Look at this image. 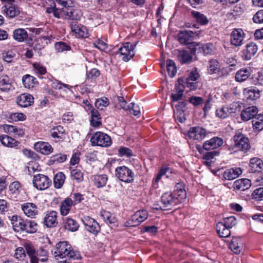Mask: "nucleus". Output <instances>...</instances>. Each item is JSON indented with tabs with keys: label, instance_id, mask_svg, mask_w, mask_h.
Returning a JSON list of instances; mask_svg holds the SVG:
<instances>
[{
	"label": "nucleus",
	"instance_id": "1",
	"mask_svg": "<svg viewBox=\"0 0 263 263\" xmlns=\"http://www.w3.org/2000/svg\"><path fill=\"white\" fill-rule=\"evenodd\" d=\"M52 253L60 263H66L71 259L75 260L80 258V254L74 251L71 245L67 241L57 243L52 250Z\"/></svg>",
	"mask_w": 263,
	"mask_h": 263
},
{
	"label": "nucleus",
	"instance_id": "2",
	"mask_svg": "<svg viewBox=\"0 0 263 263\" xmlns=\"http://www.w3.org/2000/svg\"><path fill=\"white\" fill-rule=\"evenodd\" d=\"M171 97L172 107L174 110V118L179 126V123H181V78L178 79Z\"/></svg>",
	"mask_w": 263,
	"mask_h": 263
},
{
	"label": "nucleus",
	"instance_id": "3",
	"mask_svg": "<svg viewBox=\"0 0 263 263\" xmlns=\"http://www.w3.org/2000/svg\"><path fill=\"white\" fill-rule=\"evenodd\" d=\"M90 142L92 146L108 147L111 144L110 137L106 134L98 132L93 134Z\"/></svg>",
	"mask_w": 263,
	"mask_h": 263
},
{
	"label": "nucleus",
	"instance_id": "4",
	"mask_svg": "<svg viewBox=\"0 0 263 263\" xmlns=\"http://www.w3.org/2000/svg\"><path fill=\"white\" fill-rule=\"evenodd\" d=\"M137 44L138 42L134 44H130L129 42L125 43L118 49L117 53L122 57L124 61L127 62L135 55V49Z\"/></svg>",
	"mask_w": 263,
	"mask_h": 263
},
{
	"label": "nucleus",
	"instance_id": "5",
	"mask_svg": "<svg viewBox=\"0 0 263 263\" xmlns=\"http://www.w3.org/2000/svg\"><path fill=\"white\" fill-rule=\"evenodd\" d=\"M116 176L122 181L131 183L134 181L135 174L125 166H119L116 169Z\"/></svg>",
	"mask_w": 263,
	"mask_h": 263
},
{
	"label": "nucleus",
	"instance_id": "6",
	"mask_svg": "<svg viewBox=\"0 0 263 263\" xmlns=\"http://www.w3.org/2000/svg\"><path fill=\"white\" fill-rule=\"evenodd\" d=\"M51 181L46 175L39 174L34 175L33 179V186L39 190H44L50 186Z\"/></svg>",
	"mask_w": 263,
	"mask_h": 263
},
{
	"label": "nucleus",
	"instance_id": "7",
	"mask_svg": "<svg viewBox=\"0 0 263 263\" xmlns=\"http://www.w3.org/2000/svg\"><path fill=\"white\" fill-rule=\"evenodd\" d=\"M199 46L197 43L188 44V47H184L182 49V64L190 63L192 62L193 56L195 54L196 47Z\"/></svg>",
	"mask_w": 263,
	"mask_h": 263
},
{
	"label": "nucleus",
	"instance_id": "8",
	"mask_svg": "<svg viewBox=\"0 0 263 263\" xmlns=\"http://www.w3.org/2000/svg\"><path fill=\"white\" fill-rule=\"evenodd\" d=\"M235 146L239 150L247 152L250 147L249 139L243 134L238 133L234 136Z\"/></svg>",
	"mask_w": 263,
	"mask_h": 263
},
{
	"label": "nucleus",
	"instance_id": "9",
	"mask_svg": "<svg viewBox=\"0 0 263 263\" xmlns=\"http://www.w3.org/2000/svg\"><path fill=\"white\" fill-rule=\"evenodd\" d=\"M148 217V213L146 210H139L135 213L131 219L127 221L128 225L130 227H136L145 221Z\"/></svg>",
	"mask_w": 263,
	"mask_h": 263
},
{
	"label": "nucleus",
	"instance_id": "10",
	"mask_svg": "<svg viewBox=\"0 0 263 263\" xmlns=\"http://www.w3.org/2000/svg\"><path fill=\"white\" fill-rule=\"evenodd\" d=\"M85 229L90 233L96 235L100 231L99 224L93 218L86 216L82 219Z\"/></svg>",
	"mask_w": 263,
	"mask_h": 263
},
{
	"label": "nucleus",
	"instance_id": "11",
	"mask_svg": "<svg viewBox=\"0 0 263 263\" xmlns=\"http://www.w3.org/2000/svg\"><path fill=\"white\" fill-rule=\"evenodd\" d=\"M257 50V45L253 42H250L246 46V48L242 51L241 57L243 60L248 61L256 54Z\"/></svg>",
	"mask_w": 263,
	"mask_h": 263
},
{
	"label": "nucleus",
	"instance_id": "12",
	"mask_svg": "<svg viewBox=\"0 0 263 263\" xmlns=\"http://www.w3.org/2000/svg\"><path fill=\"white\" fill-rule=\"evenodd\" d=\"M206 134L205 129L200 126L191 128L189 131V136L195 140H201L205 138Z\"/></svg>",
	"mask_w": 263,
	"mask_h": 263
},
{
	"label": "nucleus",
	"instance_id": "13",
	"mask_svg": "<svg viewBox=\"0 0 263 263\" xmlns=\"http://www.w3.org/2000/svg\"><path fill=\"white\" fill-rule=\"evenodd\" d=\"M13 39L18 42H22L25 41L27 43H29L32 39L28 37L27 32L22 28H18L15 29L13 32Z\"/></svg>",
	"mask_w": 263,
	"mask_h": 263
},
{
	"label": "nucleus",
	"instance_id": "14",
	"mask_svg": "<svg viewBox=\"0 0 263 263\" xmlns=\"http://www.w3.org/2000/svg\"><path fill=\"white\" fill-rule=\"evenodd\" d=\"M244 33L242 29H235L231 34V43L237 47L242 45L244 39Z\"/></svg>",
	"mask_w": 263,
	"mask_h": 263
},
{
	"label": "nucleus",
	"instance_id": "15",
	"mask_svg": "<svg viewBox=\"0 0 263 263\" xmlns=\"http://www.w3.org/2000/svg\"><path fill=\"white\" fill-rule=\"evenodd\" d=\"M57 214L54 211L48 212L44 218V224L48 228L55 227L58 224Z\"/></svg>",
	"mask_w": 263,
	"mask_h": 263
},
{
	"label": "nucleus",
	"instance_id": "16",
	"mask_svg": "<svg viewBox=\"0 0 263 263\" xmlns=\"http://www.w3.org/2000/svg\"><path fill=\"white\" fill-rule=\"evenodd\" d=\"M9 219L14 231L18 232L23 231L25 220L16 215L9 217Z\"/></svg>",
	"mask_w": 263,
	"mask_h": 263
},
{
	"label": "nucleus",
	"instance_id": "17",
	"mask_svg": "<svg viewBox=\"0 0 263 263\" xmlns=\"http://www.w3.org/2000/svg\"><path fill=\"white\" fill-rule=\"evenodd\" d=\"M22 210L28 217L34 218L38 213L37 207L33 203L27 202L23 204Z\"/></svg>",
	"mask_w": 263,
	"mask_h": 263
},
{
	"label": "nucleus",
	"instance_id": "18",
	"mask_svg": "<svg viewBox=\"0 0 263 263\" xmlns=\"http://www.w3.org/2000/svg\"><path fill=\"white\" fill-rule=\"evenodd\" d=\"M5 132L9 134H14L15 137H22L25 135L24 129L18 126L5 124L3 126Z\"/></svg>",
	"mask_w": 263,
	"mask_h": 263
},
{
	"label": "nucleus",
	"instance_id": "19",
	"mask_svg": "<svg viewBox=\"0 0 263 263\" xmlns=\"http://www.w3.org/2000/svg\"><path fill=\"white\" fill-rule=\"evenodd\" d=\"M34 147L35 150L43 155H49L53 151V148L49 143L43 141L36 142Z\"/></svg>",
	"mask_w": 263,
	"mask_h": 263
},
{
	"label": "nucleus",
	"instance_id": "20",
	"mask_svg": "<svg viewBox=\"0 0 263 263\" xmlns=\"http://www.w3.org/2000/svg\"><path fill=\"white\" fill-rule=\"evenodd\" d=\"M258 112V109L256 106L248 107L243 109L241 112V118L243 121H248L254 118Z\"/></svg>",
	"mask_w": 263,
	"mask_h": 263
},
{
	"label": "nucleus",
	"instance_id": "21",
	"mask_svg": "<svg viewBox=\"0 0 263 263\" xmlns=\"http://www.w3.org/2000/svg\"><path fill=\"white\" fill-rule=\"evenodd\" d=\"M229 248L235 254H240L243 248V245L241 238L239 237H233L229 244Z\"/></svg>",
	"mask_w": 263,
	"mask_h": 263
},
{
	"label": "nucleus",
	"instance_id": "22",
	"mask_svg": "<svg viewBox=\"0 0 263 263\" xmlns=\"http://www.w3.org/2000/svg\"><path fill=\"white\" fill-rule=\"evenodd\" d=\"M51 137L56 142L62 141L65 138V130L63 126L58 125L53 127L50 131Z\"/></svg>",
	"mask_w": 263,
	"mask_h": 263
},
{
	"label": "nucleus",
	"instance_id": "23",
	"mask_svg": "<svg viewBox=\"0 0 263 263\" xmlns=\"http://www.w3.org/2000/svg\"><path fill=\"white\" fill-rule=\"evenodd\" d=\"M16 103L20 106L26 107L33 103V98L30 95L23 93L17 98Z\"/></svg>",
	"mask_w": 263,
	"mask_h": 263
},
{
	"label": "nucleus",
	"instance_id": "24",
	"mask_svg": "<svg viewBox=\"0 0 263 263\" xmlns=\"http://www.w3.org/2000/svg\"><path fill=\"white\" fill-rule=\"evenodd\" d=\"M223 144L222 139L215 137L209 140L206 141L203 145V147L205 150L210 149H213L220 146Z\"/></svg>",
	"mask_w": 263,
	"mask_h": 263
},
{
	"label": "nucleus",
	"instance_id": "25",
	"mask_svg": "<svg viewBox=\"0 0 263 263\" xmlns=\"http://www.w3.org/2000/svg\"><path fill=\"white\" fill-rule=\"evenodd\" d=\"M197 35L196 32L189 30H182V45L188 47V44L195 43L192 42L194 37Z\"/></svg>",
	"mask_w": 263,
	"mask_h": 263
},
{
	"label": "nucleus",
	"instance_id": "26",
	"mask_svg": "<svg viewBox=\"0 0 263 263\" xmlns=\"http://www.w3.org/2000/svg\"><path fill=\"white\" fill-rule=\"evenodd\" d=\"M249 166L250 172H260L263 168V162L260 158L254 157L250 159Z\"/></svg>",
	"mask_w": 263,
	"mask_h": 263
},
{
	"label": "nucleus",
	"instance_id": "27",
	"mask_svg": "<svg viewBox=\"0 0 263 263\" xmlns=\"http://www.w3.org/2000/svg\"><path fill=\"white\" fill-rule=\"evenodd\" d=\"M3 11L9 17L13 18L19 14L20 11L17 6L13 4H7L2 7Z\"/></svg>",
	"mask_w": 263,
	"mask_h": 263
},
{
	"label": "nucleus",
	"instance_id": "28",
	"mask_svg": "<svg viewBox=\"0 0 263 263\" xmlns=\"http://www.w3.org/2000/svg\"><path fill=\"white\" fill-rule=\"evenodd\" d=\"M0 142L4 146L11 148L15 147L20 144L18 141L6 135L0 136Z\"/></svg>",
	"mask_w": 263,
	"mask_h": 263
},
{
	"label": "nucleus",
	"instance_id": "29",
	"mask_svg": "<svg viewBox=\"0 0 263 263\" xmlns=\"http://www.w3.org/2000/svg\"><path fill=\"white\" fill-rule=\"evenodd\" d=\"M251 185V181L249 179L243 178L237 179L233 183L234 189L245 191Z\"/></svg>",
	"mask_w": 263,
	"mask_h": 263
},
{
	"label": "nucleus",
	"instance_id": "30",
	"mask_svg": "<svg viewBox=\"0 0 263 263\" xmlns=\"http://www.w3.org/2000/svg\"><path fill=\"white\" fill-rule=\"evenodd\" d=\"M11 87V82L9 77L4 73L0 75V89L2 91L7 92Z\"/></svg>",
	"mask_w": 263,
	"mask_h": 263
},
{
	"label": "nucleus",
	"instance_id": "31",
	"mask_svg": "<svg viewBox=\"0 0 263 263\" xmlns=\"http://www.w3.org/2000/svg\"><path fill=\"white\" fill-rule=\"evenodd\" d=\"M242 173V171L239 167L231 168L226 170L223 173V177L228 180L234 179L238 177Z\"/></svg>",
	"mask_w": 263,
	"mask_h": 263
},
{
	"label": "nucleus",
	"instance_id": "32",
	"mask_svg": "<svg viewBox=\"0 0 263 263\" xmlns=\"http://www.w3.org/2000/svg\"><path fill=\"white\" fill-rule=\"evenodd\" d=\"M63 11L67 18L72 20H79L82 15L80 10L73 8L66 9Z\"/></svg>",
	"mask_w": 263,
	"mask_h": 263
},
{
	"label": "nucleus",
	"instance_id": "33",
	"mask_svg": "<svg viewBox=\"0 0 263 263\" xmlns=\"http://www.w3.org/2000/svg\"><path fill=\"white\" fill-rule=\"evenodd\" d=\"M73 204V201L70 198H66L61 203L60 213L62 216L67 215Z\"/></svg>",
	"mask_w": 263,
	"mask_h": 263
},
{
	"label": "nucleus",
	"instance_id": "34",
	"mask_svg": "<svg viewBox=\"0 0 263 263\" xmlns=\"http://www.w3.org/2000/svg\"><path fill=\"white\" fill-rule=\"evenodd\" d=\"M93 184L97 187H102L106 184L108 178L106 175H96L91 177Z\"/></svg>",
	"mask_w": 263,
	"mask_h": 263
},
{
	"label": "nucleus",
	"instance_id": "35",
	"mask_svg": "<svg viewBox=\"0 0 263 263\" xmlns=\"http://www.w3.org/2000/svg\"><path fill=\"white\" fill-rule=\"evenodd\" d=\"M243 93L246 98L250 100H255L259 97V90L254 87L245 88Z\"/></svg>",
	"mask_w": 263,
	"mask_h": 263
},
{
	"label": "nucleus",
	"instance_id": "36",
	"mask_svg": "<svg viewBox=\"0 0 263 263\" xmlns=\"http://www.w3.org/2000/svg\"><path fill=\"white\" fill-rule=\"evenodd\" d=\"M100 216L107 223L112 224L113 226L116 225L117 219L110 212L102 210L100 213Z\"/></svg>",
	"mask_w": 263,
	"mask_h": 263
},
{
	"label": "nucleus",
	"instance_id": "37",
	"mask_svg": "<svg viewBox=\"0 0 263 263\" xmlns=\"http://www.w3.org/2000/svg\"><path fill=\"white\" fill-rule=\"evenodd\" d=\"M216 231L220 237H228L231 234L230 228L222 222H219L217 224Z\"/></svg>",
	"mask_w": 263,
	"mask_h": 263
},
{
	"label": "nucleus",
	"instance_id": "38",
	"mask_svg": "<svg viewBox=\"0 0 263 263\" xmlns=\"http://www.w3.org/2000/svg\"><path fill=\"white\" fill-rule=\"evenodd\" d=\"M191 15L196 22L201 25H205L209 22L207 17L204 14L199 12L192 11Z\"/></svg>",
	"mask_w": 263,
	"mask_h": 263
},
{
	"label": "nucleus",
	"instance_id": "39",
	"mask_svg": "<svg viewBox=\"0 0 263 263\" xmlns=\"http://www.w3.org/2000/svg\"><path fill=\"white\" fill-rule=\"evenodd\" d=\"M91 125L94 127H98L101 125V118L98 110L92 109L91 110Z\"/></svg>",
	"mask_w": 263,
	"mask_h": 263
},
{
	"label": "nucleus",
	"instance_id": "40",
	"mask_svg": "<svg viewBox=\"0 0 263 263\" xmlns=\"http://www.w3.org/2000/svg\"><path fill=\"white\" fill-rule=\"evenodd\" d=\"M232 112L233 108L229 107L228 106H222L216 110V115L217 117L220 118L225 119L229 117Z\"/></svg>",
	"mask_w": 263,
	"mask_h": 263
},
{
	"label": "nucleus",
	"instance_id": "41",
	"mask_svg": "<svg viewBox=\"0 0 263 263\" xmlns=\"http://www.w3.org/2000/svg\"><path fill=\"white\" fill-rule=\"evenodd\" d=\"M65 228L71 232H75L78 230L79 225L74 219L70 218H67L65 220Z\"/></svg>",
	"mask_w": 263,
	"mask_h": 263
},
{
	"label": "nucleus",
	"instance_id": "42",
	"mask_svg": "<svg viewBox=\"0 0 263 263\" xmlns=\"http://www.w3.org/2000/svg\"><path fill=\"white\" fill-rule=\"evenodd\" d=\"M22 81L24 86L28 88L33 87L37 83L36 79L29 74L25 75L23 77Z\"/></svg>",
	"mask_w": 263,
	"mask_h": 263
},
{
	"label": "nucleus",
	"instance_id": "43",
	"mask_svg": "<svg viewBox=\"0 0 263 263\" xmlns=\"http://www.w3.org/2000/svg\"><path fill=\"white\" fill-rule=\"evenodd\" d=\"M37 224L33 220H25L23 231L33 233L37 231Z\"/></svg>",
	"mask_w": 263,
	"mask_h": 263
},
{
	"label": "nucleus",
	"instance_id": "44",
	"mask_svg": "<svg viewBox=\"0 0 263 263\" xmlns=\"http://www.w3.org/2000/svg\"><path fill=\"white\" fill-rule=\"evenodd\" d=\"M65 180V176L62 172L58 173L54 177L53 183L54 187L60 189L63 185Z\"/></svg>",
	"mask_w": 263,
	"mask_h": 263
},
{
	"label": "nucleus",
	"instance_id": "45",
	"mask_svg": "<svg viewBox=\"0 0 263 263\" xmlns=\"http://www.w3.org/2000/svg\"><path fill=\"white\" fill-rule=\"evenodd\" d=\"M25 250L30 258L31 263H39V259L35 256V250L33 246L27 245L25 246Z\"/></svg>",
	"mask_w": 263,
	"mask_h": 263
},
{
	"label": "nucleus",
	"instance_id": "46",
	"mask_svg": "<svg viewBox=\"0 0 263 263\" xmlns=\"http://www.w3.org/2000/svg\"><path fill=\"white\" fill-rule=\"evenodd\" d=\"M252 124L254 129L261 130L263 129V115H257L252 120Z\"/></svg>",
	"mask_w": 263,
	"mask_h": 263
},
{
	"label": "nucleus",
	"instance_id": "47",
	"mask_svg": "<svg viewBox=\"0 0 263 263\" xmlns=\"http://www.w3.org/2000/svg\"><path fill=\"white\" fill-rule=\"evenodd\" d=\"M166 68L168 75L170 77L173 78L176 76L177 72V67L175 62L168 59L166 61Z\"/></svg>",
	"mask_w": 263,
	"mask_h": 263
},
{
	"label": "nucleus",
	"instance_id": "48",
	"mask_svg": "<svg viewBox=\"0 0 263 263\" xmlns=\"http://www.w3.org/2000/svg\"><path fill=\"white\" fill-rule=\"evenodd\" d=\"M161 203L163 204L162 206L160 208L161 210H165L168 205H171L173 203V197L172 195L169 193H165L161 197Z\"/></svg>",
	"mask_w": 263,
	"mask_h": 263
},
{
	"label": "nucleus",
	"instance_id": "49",
	"mask_svg": "<svg viewBox=\"0 0 263 263\" xmlns=\"http://www.w3.org/2000/svg\"><path fill=\"white\" fill-rule=\"evenodd\" d=\"M250 76V72L247 69H240L237 72L235 79L238 82H242L247 80Z\"/></svg>",
	"mask_w": 263,
	"mask_h": 263
},
{
	"label": "nucleus",
	"instance_id": "50",
	"mask_svg": "<svg viewBox=\"0 0 263 263\" xmlns=\"http://www.w3.org/2000/svg\"><path fill=\"white\" fill-rule=\"evenodd\" d=\"M49 82L50 83V85L53 88L56 89H62L63 87L70 90L71 86L69 85L61 83L60 81L55 80L52 79L49 80Z\"/></svg>",
	"mask_w": 263,
	"mask_h": 263
},
{
	"label": "nucleus",
	"instance_id": "51",
	"mask_svg": "<svg viewBox=\"0 0 263 263\" xmlns=\"http://www.w3.org/2000/svg\"><path fill=\"white\" fill-rule=\"evenodd\" d=\"M219 62L214 59H212L209 61V73L211 74L217 73L219 70Z\"/></svg>",
	"mask_w": 263,
	"mask_h": 263
},
{
	"label": "nucleus",
	"instance_id": "52",
	"mask_svg": "<svg viewBox=\"0 0 263 263\" xmlns=\"http://www.w3.org/2000/svg\"><path fill=\"white\" fill-rule=\"evenodd\" d=\"M71 176L73 180L81 182L83 179V174L79 169H74L71 171Z\"/></svg>",
	"mask_w": 263,
	"mask_h": 263
},
{
	"label": "nucleus",
	"instance_id": "53",
	"mask_svg": "<svg viewBox=\"0 0 263 263\" xmlns=\"http://www.w3.org/2000/svg\"><path fill=\"white\" fill-rule=\"evenodd\" d=\"M252 83L256 85H263V72H258L252 78Z\"/></svg>",
	"mask_w": 263,
	"mask_h": 263
},
{
	"label": "nucleus",
	"instance_id": "54",
	"mask_svg": "<svg viewBox=\"0 0 263 263\" xmlns=\"http://www.w3.org/2000/svg\"><path fill=\"white\" fill-rule=\"evenodd\" d=\"M118 155L120 157H130L133 155L130 149L126 147H121L118 149Z\"/></svg>",
	"mask_w": 263,
	"mask_h": 263
},
{
	"label": "nucleus",
	"instance_id": "55",
	"mask_svg": "<svg viewBox=\"0 0 263 263\" xmlns=\"http://www.w3.org/2000/svg\"><path fill=\"white\" fill-rule=\"evenodd\" d=\"M67 159V155L63 154H58L53 155L50 158V161L53 162L62 163L65 162Z\"/></svg>",
	"mask_w": 263,
	"mask_h": 263
},
{
	"label": "nucleus",
	"instance_id": "56",
	"mask_svg": "<svg viewBox=\"0 0 263 263\" xmlns=\"http://www.w3.org/2000/svg\"><path fill=\"white\" fill-rule=\"evenodd\" d=\"M252 198L260 201L263 200V187H259L255 189L252 194Z\"/></svg>",
	"mask_w": 263,
	"mask_h": 263
},
{
	"label": "nucleus",
	"instance_id": "57",
	"mask_svg": "<svg viewBox=\"0 0 263 263\" xmlns=\"http://www.w3.org/2000/svg\"><path fill=\"white\" fill-rule=\"evenodd\" d=\"M109 104V101L107 98L98 99L95 102V106L98 108L103 109L104 107L107 106Z\"/></svg>",
	"mask_w": 263,
	"mask_h": 263
},
{
	"label": "nucleus",
	"instance_id": "58",
	"mask_svg": "<svg viewBox=\"0 0 263 263\" xmlns=\"http://www.w3.org/2000/svg\"><path fill=\"white\" fill-rule=\"evenodd\" d=\"M71 30L73 32H74L75 33L78 34L80 36L83 37L86 36V34L85 32V28L83 26L80 27L77 25H72L71 27Z\"/></svg>",
	"mask_w": 263,
	"mask_h": 263
},
{
	"label": "nucleus",
	"instance_id": "59",
	"mask_svg": "<svg viewBox=\"0 0 263 263\" xmlns=\"http://www.w3.org/2000/svg\"><path fill=\"white\" fill-rule=\"evenodd\" d=\"M93 45L96 48L103 51H106L108 47L107 44L100 39H98L95 41L93 43Z\"/></svg>",
	"mask_w": 263,
	"mask_h": 263
},
{
	"label": "nucleus",
	"instance_id": "60",
	"mask_svg": "<svg viewBox=\"0 0 263 263\" xmlns=\"http://www.w3.org/2000/svg\"><path fill=\"white\" fill-rule=\"evenodd\" d=\"M55 48L57 51L59 52L68 51L70 49V47L63 42L56 43L55 44Z\"/></svg>",
	"mask_w": 263,
	"mask_h": 263
},
{
	"label": "nucleus",
	"instance_id": "61",
	"mask_svg": "<svg viewBox=\"0 0 263 263\" xmlns=\"http://www.w3.org/2000/svg\"><path fill=\"white\" fill-rule=\"evenodd\" d=\"M203 53L205 55L211 54L213 53L215 47L212 43H206L202 47Z\"/></svg>",
	"mask_w": 263,
	"mask_h": 263
},
{
	"label": "nucleus",
	"instance_id": "62",
	"mask_svg": "<svg viewBox=\"0 0 263 263\" xmlns=\"http://www.w3.org/2000/svg\"><path fill=\"white\" fill-rule=\"evenodd\" d=\"M200 75L197 71L196 67H194L189 73L188 77L186 80L189 81H197L199 79Z\"/></svg>",
	"mask_w": 263,
	"mask_h": 263
},
{
	"label": "nucleus",
	"instance_id": "63",
	"mask_svg": "<svg viewBox=\"0 0 263 263\" xmlns=\"http://www.w3.org/2000/svg\"><path fill=\"white\" fill-rule=\"evenodd\" d=\"M224 224L227 226L230 229L234 227L236 223V220L235 217L230 216L225 218L222 222Z\"/></svg>",
	"mask_w": 263,
	"mask_h": 263
},
{
	"label": "nucleus",
	"instance_id": "64",
	"mask_svg": "<svg viewBox=\"0 0 263 263\" xmlns=\"http://www.w3.org/2000/svg\"><path fill=\"white\" fill-rule=\"evenodd\" d=\"M253 20L255 23H263V10L258 11L254 15Z\"/></svg>",
	"mask_w": 263,
	"mask_h": 263
}]
</instances>
